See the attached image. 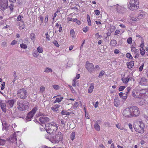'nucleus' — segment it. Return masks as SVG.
Returning a JSON list of instances; mask_svg holds the SVG:
<instances>
[{"instance_id": "a19ab883", "label": "nucleus", "mask_w": 148, "mask_h": 148, "mask_svg": "<svg viewBox=\"0 0 148 148\" xmlns=\"http://www.w3.org/2000/svg\"><path fill=\"white\" fill-rule=\"evenodd\" d=\"M45 90V87L44 86H41L40 88V91L39 92L40 93H42Z\"/></svg>"}, {"instance_id": "4be33fe9", "label": "nucleus", "mask_w": 148, "mask_h": 148, "mask_svg": "<svg viewBox=\"0 0 148 148\" xmlns=\"http://www.w3.org/2000/svg\"><path fill=\"white\" fill-rule=\"evenodd\" d=\"M140 94L141 95L142 98L143 97L145 96V94L147 92V90L146 89H142L139 90Z\"/></svg>"}, {"instance_id": "aec40b11", "label": "nucleus", "mask_w": 148, "mask_h": 148, "mask_svg": "<svg viewBox=\"0 0 148 148\" xmlns=\"http://www.w3.org/2000/svg\"><path fill=\"white\" fill-rule=\"evenodd\" d=\"M8 7V5L7 3H4L1 5L0 8L2 10H4L7 9Z\"/></svg>"}, {"instance_id": "473e14b6", "label": "nucleus", "mask_w": 148, "mask_h": 148, "mask_svg": "<svg viewBox=\"0 0 148 148\" xmlns=\"http://www.w3.org/2000/svg\"><path fill=\"white\" fill-rule=\"evenodd\" d=\"M63 99V97H61L60 98H56V100L54 101V103H56V102L59 103Z\"/></svg>"}, {"instance_id": "ddd939ff", "label": "nucleus", "mask_w": 148, "mask_h": 148, "mask_svg": "<svg viewBox=\"0 0 148 148\" xmlns=\"http://www.w3.org/2000/svg\"><path fill=\"white\" fill-rule=\"evenodd\" d=\"M140 94L139 90H134L132 91V96L135 98H141L142 97Z\"/></svg>"}, {"instance_id": "603ef678", "label": "nucleus", "mask_w": 148, "mask_h": 148, "mask_svg": "<svg viewBox=\"0 0 148 148\" xmlns=\"http://www.w3.org/2000/svg\"><path fill=\"white\" fill-rule=\"evenodd\" d=\"M52 86H53V87L55 90L59 89L60 88L59 86L58 85H57L55 84V85H53Z\"/></svg>"}, {"instance_id": "0eeeda50", "label": "nucleus", "mask_w": 148, "mask_h": 148, "mask_svg": "<svg viewBox=\"0 0 148 148\" xmlns=\"http://www.w3.org/2000/svg\"><path fill=\"white\" fill-rule=\"evenodd\" d=\"M132 117H136L138 116L140 113V111L139 108L136 106H133L130 107Z\"/></svg>"}, {"instance_id": "a878e982", "label": "nucleus", "mask_w": 148, "mask_h": 148, "mask_svg": "<svg viewBox=\"0 0 148 148\" xmlns=\"http://www.w3.org/2000/svg\"><path fill=\"white\" fill-rule=\"evenodd\" d=\"M145 99H139L138 103L139 105L142 106L145 103Z\"/></svg>"}, {"instance_id": "6ab92c4d", "label": "nucleus", "mask_w": 148, "mask_h": 148, "mask_svg": "<svg viewBox=\"0 0 148 148\" xmlns=\"http://www.w3.org/2000/svg\"><path fill=\"white\" fill-rule=\"evenodd\" d=\"M60 107L59 104L56 105L51 107V110L54 112H57L58 110V108Z\"/></svg>"}, {"instance_id": "052dcab7", "label": "nucleus", "mask_w": 148, "mask_h": 148, "mask_svg": "<svg viewBox=\"0 0 148 148\" xmlns=\"http://www.w3.org/2000/svg\"><path fill=\"white\" fill-rule=\"evenodd\" d=\"M99 104V103L98 101H97L95 103V104H94L93 103V105L95 108H97V107L98 106Z\"/></svg>"}, {"instance_id": "338daca9", "label": "nucleus", "mask_w": 148, "mask_h": 148, "mask_svg": "<svg viewBox=\"0 0 148 148\" xmlns=\"http://www.w3.org/2000/svg\"><path fill=\"white\" fill-rule=\"evenodd\" d=\"M25 27V25L24 24H22L21 25L19 26V29H23Z\"/></svg>"}, {"instance_id": "de8ad7c7", "label": "nucleus", "mask_w": 148, "mask_h": 148, "mask_svg": "<svg viewBox=\"0 0 148 148\" xmlns=\"http://www.w3.org/2000/svg\"><path fill=\"white\" fill-rule=\"evenodd\" d=\"M68 86H69V88H70V89L71 90V92L72 93H75V90L70 85H69Z\"/></svg>"}, {"instance_id": "f8f14e48", "label": "nucleus", "mask_w": 148, "mask_h": 148, "mask_svg": "<svg viewBox=\"0 0 148 148\" xmlns=\"http://www.w3.org/2000/svg\"><path fill=\"white\" fill-rule=\"evenodd\" d=\"M16 133H14L13 134L11 135L9 137L8 140L9 142L12 143H16Z\"/></svg>"}, {"instance_id": "09e8293b", "label": "nucleus", "mask_w": 148, "mask_h": 148, "mask_svg": "<svg viewBox=\"0 0 148 148\" xmlns=\"http://www.w3.org/2000/svg\"><path fill=\"white\" fill-rule=\"evenodd\" d=\"M127 43L129 44H131L132 42V38L131 37L129 38L127 40Z\"/></svg>"}, {"instance_id": "e2e57ef3", "label": "nucleus", "mask_w": 148, "mask_h": 148, "mask_svg": "<svg viewBox=\"0 0 148 148\" xmlns=\"http://www.w3.org/2000/svg\"><path fill=\"white\" fill-rule=\"evenodd\" d=\"M116 127L118 129L121 130L123 129V127H121L119 124H117L116 125Z\"/></svg>"}, {"instance_id": "6e6d98bb", "label": "nucleus", "mask_w": 148, "mask_h": 148, "mask_svg": "<svg viewBox=\"0 0 148 148\" xmlns=\"http://www.w3.org/2000/svg\"><path fill=\"white\" fill-rule=\"evenodd\" d=\"M125 87L124 86H121L119 87V91H122L125 88Z\"/></svg>"}, {"instance_id": "f03ea898", "label": "nucleus", "mask_w": 148, "mask_h": 148, "mask_svg": "<svg viewBox=\"0 0 148 148\" xmlns=\"http://www.w3.org/2000/svg\"><path fill=\"white\" fill-rule=\"evenodd\" d=\"M58 125L53 122L45 125L46 131L50 134H54L58 129Z\"/></svg>"}, {"instance_id": "e433bc0d", "label": "nucleus", "mask_w": 148, "mask_h": 148, "mask_svg": "<svg viewBox=\"0 0 148 148\" xmlns=\"http://www.w3.org/2000/svg\"><path fill=\"white\" fill-rule=\"evenodd\" d=\"M70 33L71 36V37L73 38H74V35L75 34V32L74 31L73 29H71L70 30Z\"/></svg>"}, {"instance_id": "412c9836", "label": "nucleus", "mask_w": 148, "mask_h": 148, "mask_svg": "<svg viewBox=\"0 0 148 148\" xmlns=\"http://www.w3.org/2000/svg\"><path fill=\"white\" fill-rule=\"evenodd\" d=\"M140 84L142 85L147 84L146 79L144 78H142L140 81Z\"/></svg>"}, {"instance_id": "ea45409f", "label": "nucleus", "mask_w": 148, "mask_h": 148, "mask_svg": "<svg viewBox=\"0 0 148 148\" xmlns=\"http://www.w3.org/2000/svg\"><path fill=\"white\" fill-rule=\"evenodd\" d=\"M22 49H26L27 47V46L23 43H22L20 45Z\"/></svg>"}, {"instance_id": "0e129e2a", "label": "nucleus", "mask_w": 148, "mask_h": 148, "mask_svg": "<svg viewBox=\"0 0 148 148\" xmlns=\"http://www.w3.org/2000/svg\"><path fill=\"white\" fill-rule=\"evenodd\" d=\"M144 66V64H143L142 65H141L140 67L139 68V71H142L143 69V67Z\"/></svg>"}, {"instance_id": "f704fd0d", "label": "nucleus", "mask_w": 148, "mask_h": 148, "mask_svg": "<svg viewBox=\"0 0 148 148\" xmlns=\"http://www.w3.org/2000/svg\"><path fill=\"white\" fill-rule=\"evenodd\" d=\"M6 142L5 140L3 139L0 138V145L3 146L5 145Z\"/></svg>"}, {"instance_id": "2f4dec72", "label": "nucleus", "mask_w": 148, "mask_h": 148, "mask_svg": "<svg viewBox=\"0 0 148 148\" xmlns=\"http://www.w3.org/2000/svg\"><path fill=\"white\" fill-rule=\"evenodd\" d=\"M75 135V133L74 132H72L70 136V138L73 141L74 140Z\"/></svg>"}, {"instance_id": "bf43d9fd", "label": "nucleus", "mask_w": 148, "mask_h": 148, "mask_svg": "<svg viewBox=\"0 0 148 148\" xmlns=\"http://www.w3.org/2000/svg\"><path fill=\"white\" fill-rule=\"evenodd\" d=\"M123 93L122 92H121L119 93V96L121 98H123L124 99H125L126 98V97H123Z\"/></svg>"}, {"instance_id": "49530a36", "label": "nucleus", "mask_w": 148, "mask_h": 148, "mask_svg": "<svg viewBox=\"0 0 148 148\" xmlns=\"http://www.w3.org/2000/svg\"><path fill=\"white\" fill-rule=\"evenodd\" d=\"M79 103L78 102H75L73 106V108L74 109H76V108L78 106Z\"/></svg>"}, {"instance_id": "2eb2a0df", "label": "nucleus", "mask_w": 148, "mask_h": 148, "mask_svg": "<svg viewBox=\"0 0 148 148\" xmlns=\"http://www.w3.org/2000/svg\"><path fill=\"white\" fill-rule=\"evenodd\" d=\"M39 120L42 123L44 124L49 122V119L47 117L43 116L40 117L39 118Z\"/></svg>"}, {"instance_id": "f257e3e1", "label": "nucleus", "mask_w": 148, "mask_h": 148, "mask_svg": "<svg viewBox=\"0 0 148 148\" xmlns=\"http://www.w3.org/2000/svg\"><path fill=\"white\" fill-rule=\"evenodd\" d=\"M16 104L17 108L20 111L26 110L29 108V104L27 101L18 100L17 101Z\"/></svg>"}, {"instance_id": "9d476101", "label": "nucleus", "mask_w": 148, "mask_h": 148, "mask_svg": "<svg viewBox=\"0 0 148 148\" xmlns=\"http://www.w3.org/2000/svg\"><path fill=\"white\" fill-rule=\"evenodd\" d=\"M123 115L127 118L132 117L130 107L127 108L123 111Z\"/></svg>"}, {"instance_id": "58836bf2", "label": "nucleus", "mask_w": 148, "mask_h": 148, "mask_svg": "<svg viewBox=\"0 0 148 148\" xmlns=\"http://www.w3.org/2000/svg\"><path fill=\"white\" fill-rule=\"evenodd\" d=\"M126 57L127 58H128L130 59H131L132 60H133V58L132 55L130 53H127L126 54Z\"/></svg>"}, {"instance_id": "79ce46f5", "label": "nucleus", "mask_w": 148, "mask_h": 148, "mask_svg": "<svg viewBox=\"0 0 148 148\" xmlns=\"http://www.w3.org/2000/svg\"><path fill=\"white\" fill-rule=\"evenodd\" d=\"M131 48L132 52L134 53L135 52H136L138 50V49H136L135 47H131Z\"/></svg>"}, {"instance_id": "39448f33", "label": "nucleus", "mask_w": 148, "mask_h": 148, "mask_svg": "<svg viewBox=\"0 0 148 148\" xmlns=\"http://www.w3.org/2000/svg\"><path fill=\"white\" fill-rule=\"evenodd\" d=\"M62 134L60 132H58L55 136H54L52 137L49 140L52 143L54 144L58 143L59 142L62 141Z\"/></svg>"}, {"instance_id": "a211bd4d", "label": "nucleus", "mask_w": 148, "mask_h": 148, "mask_svg": "<svg viewBox=\"0 0 148 148\" xmlns=\"http://www.w3.org/2000/svg\"><path fill=\"white\" fill-rule=\"evenodd\" d=\"M120 101L118 98L116 97L114 100V104L115 106L118 107L120 105Z\"/></svg>"}, {"instance_id": "4d7b16f0", "label": "nucleus", "mask_w": 148, "mask_h": 148, "mask_svg": "<svg viewBox=\"0 0 148 148\" xmlns=\"http://www.w3.org/2000/svg\"><path fill=\"white\" fill-rule=\"evenodd\" d=\"M94 12L97 15H99L100 14V12L98 10H95Z\"/></svg>"}, {"instance_id": "c03bdc74", "label": "nucleus", "mask_w": 148, "mask_h": 148, "mask_svg": "<svg viewBox=\"0 0 148 148\" xmlns=\"http://www.w3.org/2000/svg\"><path fill=\"white\" fill-rule=\"evenodd\" d=\"M110 31L111 32H113L116 29V27L114 25L111 26Z\"/></svg>"}, {"instance_id": "6e6552de", "label": "nucleus", "mask_w": 148, "mask_h": 148, "mask_svg": "<svg viewBox=\"0 0 148 148\" xmlns=\"http://www.w3.org/2000/svg\"><path fill=\"white\" fill-rule=\"evenodd\" d=\"M38 109V107L37 106H35L27 114L26 120L28 121H30Z\"/></svg>"}, {"instance_id": "864d4df0", "label": "nucleus", "mask_w": 148, "mask_h": 148, "mask_svg": "<svg viewBox=\"0 0 148 148\" xmlns=\"http://www.w3.org/2000/svg\"><path fill=\"white\" fill-rule=\"evenodd\" d=\"M89 29V27L87 26H86L83 28V30L84 32L86 33L88 31Z\"/></svg>"}, {"instance_id": "37998d69", "label": "nucleus", "mask_w": 148, "mask_h": 148, "mask_svg": "<svg viewBox=\"0 0 148 148\" xmlns=\"http://www.w3.org/2000/svg\"><path fill=\"white\" fill-rule=\"evenodd\" d=\"M73 21L76 22L78 25H79L81 24V22L77 18H74L73 19Z\"/></svg>"}, {"instance_id": "5fc2aeb1", "label": "nucleus", "mask_w": 148, "mask_h": 148, "mask_svg": "<svg viewBox=\"0 0 148 148\" xmlns=\"http://www.w3.org/2000/svg\"><path fill=\"white\" fill-rule=\"evenodd\" d=\"M23 18V16L21 15L18 16L17 18L18 21H21V19Z\"/></svg>"}, {"instance_id": "bb28decb", "label": "nucleus", "mask_w": 148, "mask_h": 148, "mask_svg": "<svg viewBox=\"0 0 148 148\" xmlns=\"http://www.w3.org/2000/svg\"><path fill=\"white\" fill-rule=\"evenodd\" d=\"M29 38L32 40L34 42L36 38L35 34L33 33H31L30 34Z\"/></svg>"}, {"instance_id": "b1692460", "label": "nucleus", "mask_w": 148, "mask_h": 148, "mask_svg": "<svg viewBox=\"0 0 148 148\" xmlns=\"http://www.w3.org/2000/svg\"><path fill=\"white\" fill-rule=\"evenodd\" d=\"M94 84L91 83L90 84L89 87L88 89V92L89 93H91L93 91L94 88Z\"/></svg>"}, {"instance_id": "774afa93", "label": "nucleus", "mask_w": 148, "mask_h": 148, "mask_svg": "<svg viewBox=\"0 0 148 148\" xmlns=\"http://www.w3.org/2000/svg\"><path fill=\"white\" fill-rule=\"evenodd\" d=\"M98 148H105V147L103 144H100L99 145Z\"/></svg>"}, {"instance_id": "7ed1b4c3", "label": "nucleus", "mask_w": 148, "mask_h": 148, "mask_svg": "<svg viewBox=\"0 0 148 148\" xmlns=\"http://www.w3.org/2000/svg\"><path fill=\"white\" fill-rule=\"evenodd\" d=\"M133 126L136 132L140 133H143L144 132L145 125L142 121H136L134 123Z\"/></svg>"}, {"instance_id": "a18cd8bd", "label": "nucleus", "mask_w": 148, "mask_h": 148, "mask_svg": "<svg viewBox=\"0 0 148 148\" xmlns=\"http://www.w3.org/2000/svg\"><path fill=\"white\" fill-rule=\"evenodd\" d=\"M104 71H101L99 73V78L101 77L104 73Z\"/></svg>"}, {"instance_id": "c85d7f7f", "label": "nucleus", "mask_w": 148, "mask_h": 148, "mask_svg": "<svg viewBox=\"0 0 148 148\" xmlns=\"http://www.w3.org/2000/svg\"><path fill=\"white\" fill-rule=\"evenodd\" d=\"M111 45L112 46H115L117 44L116 41L115 40H112L110 42Z\"/></svg>"}, {"instance_id": "c9c22d12", "label": "nucleus", "mask_w": 148, "mask_h": 148, "mask_svg": "<svg viewBox=\"0 0 148 148\" xmlns=\"http://www.w3.org/2000/svg\"><path fill=\"white\" fill-rule=\"evenodd\" d=\"M140 54L142 56H143L145 54V50L144 49V48H140Z\"/></svg>"}, {"instance_id": "4c0bfd02", "label": "nucleus", "mask_w": 148, "mask_h": 148, "mask_svg": "<svg viewBox=\"0 0 148 148\" xmlns=\"http://www.w3.org/2000/svg\"><path fill=\"white\" fill-rule=\"evenodd\" d=\"M134 57L136 58H138L139 54V51L138 50L136 52H135L134 53Z\"/></svg>"}, {"instance_id": "dca6fc26", "label": "nucleus", "mask_w": 148, "mask_h": 148, "mask_svg": "<svg viewBox=\"0 0 148 148\" xmlns=\"http://www.w3.org/2000/svg\"><path fill=\"white\" fill-rule=\"evenodd\" d=\"M15 101L14 100L11 99L8 100L6 102L7 107L9 108H12L14 104Z\"/></svg>"}, {"instance_id": "680f3d73", "label": "nucleus", "mask_w": 148, "mask_h": 148, "mask_svg": "<svg viewBox=\"0 0 148 148\" xmlns=\"http://www.w3.org/2000/svg\"><path fill=\"white\" fill-rule=\"evenodd\" d=\"M1 46L3 47H5L7 46V43L5 42H3L1 43Z\"/></svg>"}, {"instance_id": "72a5a7b5", "label": "nucleus", "mask_w": 148, "mask_h": 148, "mask_svg": "<svg viewBox=\"0 0 148 148\" xmlns=\"http://www.w3.org/2000/svg\"><path fill=\"white\" fill-rule=\"evenodd\" d=\"M33 56L35 58H37L39 55V53L35 51L32 53Z\"/></svg>"}, {"instance_id": "c756f323", "label": "nucleus", "mask_w": 148, "mask_h": 148, "mask_svg": "<svg viewBox=\"0 0 148 148\" xmlns=\"http://www.w3.org/2000/svg\"><path fill=\"white\" fill-rule=\"evenodd\" d=\"M145 14L143 12H141L138 16V18L139 19H142L143 17L145 16Z\"/></svg>"}, {"instance_id": "69168bd1", "label": "nucleus", "mask_w": 148, "mask_h": 148, "mask_svg": "<svg viewBox=\"0 0 148 148\" xmlns=\"http://www.w3.org/2000/svg\"><path fill=\"white\" fill-rule=\"evenodd\" d=\"M120 32V31L119 30H118V29H116L115 31V32L114 34L115 35H117L119 34Z\"/></svg>"}, {"instance_id": "f3484780", "label": "nucleus", "mask_w": 148, "mask_h": 148, "mask_svg": "<svg viewBox=\"0 0 148 148\" xmlns=\"http://www.w3.org/2000/svg\"><path fill=\"white\" fill-rule=\"evenodd\" d=\"M132 79L129 75H128L125 78H122L121 80L124 83L126 84L128 83L129 80H132Z\"/></svg>"}, {"instance_id": "3c124183", "label": "nucleus", "mask_w": 148, "mask_h": 148, "mask_svg": "<svg viewBox=\"0 0 148 148\" xmlns=\"http://www.w3.org/2000/svg\"><path fill=\"white\" fill-rule=\"evenodd\" d=\"M142 38L141 42L140 44V47H141V48H143V47L144 46V42L143 41V39L142 38Z\"/></svg>"}, {"instance_id": "20e7f679", "label": "nucleus", "mask_w": 148, "mask_h": 148, "mask_svg": "<svg viewBox=\"0 0 148 148\" xmlns=\"http://www.w3.org/2000/svg\"><path fill=\"white\" fill-rule=\"evenodd\" d=\"M138 0H130L127 5L128 8L132 11L136 10L139 8Z\"/></svg>"}, {"instance_id": "13d9d810", "label": "nucleus", "mask_w": 148, "mask_h": 148, "mask_svg": "<svg viewBox=\"0 0 148 148\" xmlns=\"http://www.w3.org/2000/svg\"><path fill=\"white\" fill-rule=\"evenodd\" d=\"M53 43L54 44V45L57 47H58L59 46V45L58 44L57 41L56 40H55L53 42Z\"/></svg>"}, {"instance_id": "1a4fd4ad", "label": "nucleus", "mask_w": 148, "mask_h": 148, "mask_svg": "<svg viewBox=\"0 0 148 148\" xmlns=\"http://www.w3.org/2000/svg\"><path fill=\"white\" fill-rule=\"evenodd\" d=\"M113 8L115 9L119 13L123 14L126 11V8L123 6L116 5L113 6Z\"/></svg>"}, {"instance_id": "cd10ccee", "label": "nucleus", "mask_w": 148, "mask_h": 148, "mask_svg": "<svg viewBox=\"0 0 148 148\" xmlns=\"http://www.w3.org/2000/svg\"><path fill=\"white\" fill-rule=\"evenodd\" d=\"M43 51V49L41 47L39 46L37 48V51L39 53H42Z\"/></svg>"}, {"instance_id": "7c9ffc66", "label": "nucleus", "mask_w": 148, "mask_h": 148, "mask_svg": "<svg viewBox=\"0 0 148 148\" xmlns=\"http://www.w3.org/2000/svg\"><path fill=\"white\" fill-rule=\"evenodd\" d=\"M52 72V69L49 67H47L45 68L44 71V72L47 73H49V72L51 73Z\"/></svg>"}, {"instance_id": "423d86ee", "label": "nucleus", "mask_w": 148, "mask_h": 148, "mask_svg": "<svg viewBox=\"0 0 148 148\" xmlns=\"http://www.w3.org/2000/svg\"><path fill=\"white\" fill-rule=\"evenodd\" d=\"M17 95L19 98L21 99H24L27 97V93L25 89L23 88L18 90Z\"/></svg>"}, {"instance_id": "393cba45", "label": "nucleus", "mask_w": 148, "mask_h": 148, "mask_svg": "<svg viewBox=\"0 0 148 148\" xmlns=\"http://www.w3.org/2000/svg\"><path fill=\"white\" fill-rule=\"evenodd\" d=\"M94 127L95 129L97 131H99L100 130V127L98 124L97 122H96L94 125Z\"/></svg>"}, {"instance_id": "9b49d317", "label": "nucleus", "mask_w": 148, "mask_h": 148, "mask_svg": "<svg viewBox=\"0 0 148 148\" xmlns=\"http://www.w3.org/2000/svg\"><path fill=\"white\" fill-rule=\"evenodd\" d=\"M85 67L88 71L90 73L93 72L94 70V66L92 63L87 61L86 63Z\"/></svg>"}, {"instance_id": "5701e85b", "label": "nucleus", "mask_w": 148, "mask_h": 148, "mask_svg": "<svg viewBox=\"0 0 148 148\" xmlns=\"http://www.w3.org/2000/svg\"><path fill=\"white\" fill-rule=\"evenodd\" d=\"M134 62L131 61L130 62L127 63V66L129 69H131L134 66Z\"/></svg>"}, {"instance_id": "4468645a", "label": "nucleus", "mask_w": 148, "mask_h": 148, "mask_svg": "<svg viewBox=\"0 0 148 148\" xmlns=\"http://www.w3.org/2000/svg\"><path fill=\"white\" fill-rule=\"evenodd\" d=\"M6 103L4 101L0 99V105L2 110L4 112H6Z\"/></svg>"}, {"instance_id": "8fccbe9b", "label": "nucleus", "mask_w": 148, "mask_h": 148, "mask_svg": "<svg viewBox=\"0 0 148 148\" xmlns=\"http://www.w3.org/2000/svg\"><path fill=\"white\" fill-rule=\"evenodd\" d=\"M131 89V88L130 87H127L126 89V95H128V94L130 91Z\"/></svg>"}]
</instances>
